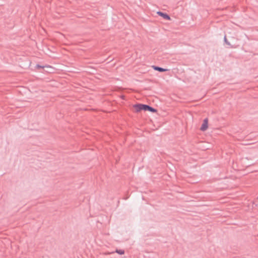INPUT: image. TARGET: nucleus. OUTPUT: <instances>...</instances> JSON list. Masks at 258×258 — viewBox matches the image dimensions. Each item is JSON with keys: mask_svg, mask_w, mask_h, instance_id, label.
Returning a JSON list of instances; mask_svg holds the SVG:
<instances>
[{"mask_svg": "<svg viewBox=\"0 0 258 258\" xmlns=\"http://www.w3.org/2000/svg\"><path fill=\"white\" fill-rule=\"evenodd\" d=\"M208 127V119L207 118H206L204 120L202 125L200 128V130L202 131H205L206 130H207Z\"/></svg>", "mask_w": 258, "mask_h": 258, "instance_id": "nucleus-1", "label": "nucleus"}, {"mask_svg": "<svg viewBox=\"0 0 258 258\" xmlns=\"http://www.w3.org/2000/svg\"><path fill=\"white\" fill-rule=\"evenodd\" d=\"M144 110L145 111H150L151 112H157V110L155 109L154 108H153L152 107L148 105H146V104H144Z\"/></svg>", "mask_w": 258, "mask_h": 258, "instance_id": "nucleus-2", "label": "nucleus"}, {"mask_svg": "<svg viewBox=\"0 0 258 258\" xmlns=\"http://www.w3.org/2000/svg\"><path fill=\"white\" fill-rule=\"evenodd\" d=\"M144 104H137L134 105V107L136 112H140L141 110H144Z\"/></svg>", "mask_w": 258, "mask_h": 258, "instance_id": "nucleus-3", "label": "nucleus"}, {"mask_svg": "<svg viewBox=\"0 0 258 258\" xmlns=\"http://www.w3.org/2000/svg\"><path fill=\"white\" fill-rule=\"evenodd\" d=\"M157 14L159 16L163 17L165 20H170V16L168 14H167L166 13H163L162 12L159 11V12H157Z\"/></svg>", "mask_w": 258, "mask_h": 258, "instance_id": "nucleus-4", "label": "nucleus"}, {"mask_svg": "<svg viewBox=\"0 0 258 258\" xmlns=\"http://www.w3.org/2000/svg\"><path fill=\"white\" fill-rule=\"evenodd\" d=\"M152 68H153V69L154 70L159 71L160 72H166L168 71L167 69H163L162 68H161V67H159L158 66H153Z\"/></svg>", "mask_w": 258, "mask_h": 258, "instance_id": "nucleus-5", "label": "nucleus"}, {"mask_svg": "<svg viewBox=\"0 0 258 258\" xmlns=\"http://www.w3.org/2000/svg\"><path fill=\"white\" fill-rule=\"evenodd\" d=\"M115 252L119 254H123L124 253V251L122 249H116Z\"/></svg>", "mask_w": 258, "mask_h": 258, "instance_id": "nucleus-6", "label": "nucleus"}, {"mask_svg": "<svg viewBox=\"0 0 258 258\" xmlns=\"http://www.w3.org/2000/svg\"><path fill=\"white\" fill-rule=\"evenodd\" d=\"M224 40L227 45H229V46L231 45V44L230 43V42L227 40L226 35L224 36Z\"/></svg>", "mask_w": 258, "mask_h": 258, "instance_id": "nucleus-7", "label": "nucleus"}, {"mask_svg": "<svg viewBox=\"0 0 258 258\" xmlns=\"http://www.w3.org/2000/svg\"><path fill=\"white\" fill-rule=\"evenodd\" d=\"M45 67H46V68H50V67H48V66H45ZM45 68V67H44V66H40V65H39V64H37V65L36 66V68H37V69H43V68Z\"/></svg>", "mask_w": 258, "mask_h": 258, "instance_id": "nucleus-8", "label": "nucleus"}]
</instances>
